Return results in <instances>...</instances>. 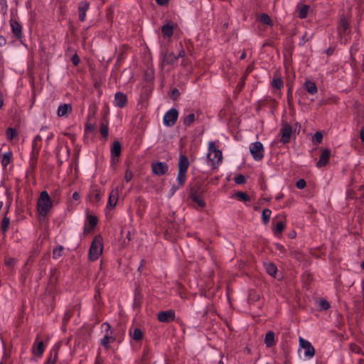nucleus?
<instances>
[{"label": "nucleus", "instance_id": "obj_14", "mask_svg": "<svg viewBox=\"0 0 364 364\" xmlns=\"http://www.w3.org/2000/svg\"><path fill=\"white\" fill-rule=\"evenodd\" d=\"M114 103L120 108L124 107L127 103V95L121 92H117L114 95Z\"/></svg>", "mask_w": 364, "mask_h": 364}, {"label": "nucleus", "instance_id": "obj_37", "mask_svg": "<svg viewBox=\"0 0 364 364\" xmlns=\"http://www.w3.org/2000/svg\"><path fill=\"white\" fill-rule=\"evenodd\" d=\"M63 247L60 245L55 248L53 251V257L55 259L60 258L63 255Z\"/></svg>", "mask_w": 364, "mask_h": 364}, {"label": "nucleus", "instance_id": "obj_23", "mask_svg": "<svg viewBox=\"0 0 364 364\" xmlns=\"http://www.w3.org/2000/svg\"><path fill=\"white\" fill-rule=\"evenodd\" d=\"M204 191L200 186L193 187L190 189L189 197L190 198L195 197H202L203 195Z\"/></svg>", "mask_w": 364, "mask_h": 364}, {"label": "nucleus", "instance_id": "obj_51", "mask_svg": "<svg viewBox=\"0 0 364 364\" xmlns=\"http://www.w3.org/2000/svg\"><path fill=\"white\" fill-rule=\"evenodd\" d=\"M37 159H38V156H36L35 158L33 157V155L31 154V158H30V168L32 169V170H34L36 166V163H37Z\"/></svg>", "mask_w": 364, "mask_h": 364}, {"label": "nucleus", "instance_id": "obj_16", "mask_svg": "<svg viewBox=\"0 0 364 364\" xmlns=\"http://www.w3.org/2000/svg\"><path fill=\"white\" fill-rule=\"evenodd\" d=\"M119 191L117 188L113 189L109 196L107 207L110 209L114 208L118 201Z\"/></svg>", "mask_w": 364, "mask_h": 364}, {"label": "nucleus", "instance_id": "obj_8", "mask_svg": "<svg viewBox=\"0 0 364 364\" xmlns=\"http://www.w3.org/2000/svg\"><path fill=\"white\" fill-rule=\"evenodd\" d=\"M178 60V57L173 52H165L161 58V67L163 69L166 65H174Z\"/></svg>", "mask_w": 364, "mask_h": 364}, {"label": "nucleus", "instance_id": "obj_10", "mask_svg": "<svg viewBox=\"0 0 364 364\" xmlns=\"http://www.w3.org/2000/svg\"><path fill=\"white\" fill-rule=\"evenodd\" d=\"M176 314L173 310L160 311L157 315V318L160 322L169 323L175 319Z\"/></svg>", "mask_w": 364, "mask_h": 364}, {"label": "nucleus", "instance_id": "obj_48", "mask_svg": "<svg viewBox=\"0 0 364 364\" xmlns=\"http://www.w3.org/2000/svg\"><path fill=\"white\" fill-rule=\"evenodd\" d=\"M323 139V134L320 132H317L313 136V141L316 143H321Z\"/></svg>", "mask_w": 364, "mask_h": 364}, {"label": "nucleus", "instance_id": "obj_47", "mask_svg": "<svg viewBox=\"0 0 364 364\" xmlns=\"http://www.w3.org/2000/svg\"><path fill=\"white\" fill-rule=\"evenodd\" d=\"M87 220H88V223L92 228H94L97 223V218L95 215H89L87 217Z\"/></svg>", "mask_w": 364, "mask_h": 364}, {"label": "nucleus", "instance_id": "obj_50", "mask_svg": "<svg viewBox=\"0 0 364 364\" xmlns=\"http://www.w3.org/2000/svg\"><path fill=\"white\" fill-rule=\"evenodd\" d=\"M102 329L105 330V333L113 334V332L111 330V326H110V325L108 323H107V322L106 323H103L102 324Z\"/></svg>", "mask_w": 364, "mask_h": 364}, {"label": "nucleus", "instance_id": "obj_29", "mask_svg": "<svg viewBox=\"0 0 364 364\" xmlns=\"http://www.w3.org/2000/svg\"><path fill=\"white\" fill-rule=\"evenodd\" d=\"M41 146V142L33 141L32 151L31 154L33 155V158H35L36 156H38Z\"/></svg>", "mask_w": 364, "mask_h": 364}, {"label": "nucleus", "instance_id": "obj_26", "mask_svg": "<svg viewBox=\"0 0 364 364\" xmlns=\"http://www.w3.org/2000/svg\"><path fill=\"white\" fill-rule=\"evenodd\" d=\"M129 334L132 339L136 341H141L143 337L141 330L138 328H134L133 331H130Z\"/></svg>", "mask_w": 364, "mask_h": 364}, {"label": "nucleus", "instance_id": "obj_63", "mask_svg": "<svg viewBox=\"0 0 364 364\" xmlns=\"http://www.w3.org/2000/svg\"><path fill=\"white\" fill-rule=\"evenodd\" d=\"M360 136L363 142H364V126L362 127L360 133Z\"/></svg>", "mask_w": 364, "mask_h": 364}, {"label": "nucleus", "instance_id": "obj_28", "mask_svg": "<svg viewBox=\"0 0 364 364\" xmlns=\"http://www.w3.org/2000/svg\"><path fill=\"white\" fill-rule=\"evenodd\" d=\"M267 272L271 275L274 276L277 274V267L272 263H267L264 264Z\"/></svg>", "mask_w": 364, "mask_h": 364}, {"label": "nucleus", "instance_id": "obj_36", "mask_svg": "<svg viewBox=\"0 0 364 364\" xmlns=\"http://www.w3.org/2000/svg\"><path fill=\"white\" fill-rule=\"evenodd\" d=\"M271 214L272 211L268 208H265L262 210V218L264 224L269 222Z\"/></svg>", "mask_w": 364, "mask_h": 364}, {"label": "nucleus", "instance_id": "obj_4", "mask_svg": "<svg viewBox=\"0 0 364 364\" xmlns=\"http://www.w3.org/2000/svg\"><path fill=\"white\" fill-rule=\"evenodd\" d=\"M250 153L256 161H261L264 157V146L259 141L252 143L250 145Z\"/></svg>", "mask_w": 364, "mask_h": 364}, {"label": "nucleus", "instance_id": "obj_18", "mask_svg": "<svg viewBox=\"0 0 364 364\" xmlns=\"http://www.w3.org/2000/svg\"><path fill=\"white\" fill-rule=\"evenodd\" d=\"M72 112V106L70 104L60 105L57 111L58 117H68V115Z\"/></svg>", "mask_w": 364, "mask_h": 364}, {"label": "nucleus", "instance_id": "obj_54", "mask_svg": "<svg viewBox=\"0 0 364 364\" xmlns=\"http://www.w3.org/2000/svg\"><path fill=\"white\" fill-rule=\"evenodd\" d=\"M71 60L75 65H77L80 63V58L76 53L72 57Z\"/></svg>", "mask_w": 364, "mask_h": 364}, {"label": "nucleus", "instance_id": "obj_27", "mask_svg": "<svg viewBox=\"0 0 364 364\" xmlns=\"http://www.w3.org/2000/svg\"><path fill=\"white\" fill-rule=\"evenodd\" d=\"M235 196L240 201L247 202L250 200V197L245 192L238 191L235 193Z\"/></svg>", "mask_w": 364, "mask_h": 364}, {"label": "nucleus", "instance_id": "obj_60", "mask_svg": "<svg viewBox=\"0 0 364 364\" xmlns=\"http://www.w3.org/2000/svg\"><path fill=\"white\" fill-rule=\"evenodd\" d=\"M94 129H95L94 125H92L91 124H87L85 127L86 132H87V131L92 132L94 130Z\"/></svg>", "mask_w": 364, "mask_h": 364}, {"label": "nucleus", "instance_id": "obj_35", "mask_svg": "<svg viewBox=\"0 0 364 364\" xmlns=\"http://www.w3.org/2000/svg\"><path fill=\"white\" fill-rule=\"evenodd\" d=\"M272 86L280 90L284 86L283 80L281 77H274L272 82Z\"/></svg>", "mask_w": 364, "mask_h": 364}, {"label": "nucleus", "instance_id": "obj_43", "mask_svg": "<svg viewBox=\"0 0 364 364\" xmlns=\"http://www.w3.org/2000/svg\"><path fill=\"white\" fill-rule=\"evenodd\" d=\"M57 359V351L53 350L51 351L50 356L48 358L46 364H54Z\"/></svg>", "mask_w": 364, "mask_h": 364}, {"label": "nucleus", "instance_id": "obj_53", "mask_svg": "<svg viewBox=\"0 0 364 364\" xmlns=\"http://www.w3.org/2000/svg\"><path fill=\"white\" fill-rule=\"evenodd\" d=\"M133 177V174L131 171H127L124 174V179L127 182H129Z\"/></svg>", "mask_w": 364, "mask_h": 364}, {"label": "nucleus", "instance_id": "obj_62", "mask_svg": "<svg viewBox=\"0 0 364 364\" xmlns=\"http://www.w3.org/2000/svg\"><path fill=\"white\" fill-rule=\"evenodd\" d=\"M277 249L280 251L281 252H285V248L283 245H279L277 244Z\"/></svg>", "mask_w": 364, "mask_h": 364}, {"label": "nucleus", "instance_id": "obj_22", "mask_svg": "<svg viewBox=\"0 0 364 364\" xmlns=\"http://www.w3.org/2000/svg\"><path fill=\"white\" fill-rule=\"evenodd\" d=\"M115 341V338L112 334L105 333L100 343L105 348H109V343H113Z\"/></svg>", "mask_w": 364, "mask_h": 364}, {"label": "nucleus", "instance_id": "obj_20", "mask_svg": "<svg viewBox=\"0 0 364 364\" xmlns=\"http://www.w3.org/2000/svg\"><path fill=\"white\" fill-rule=\"evenodd\" d=\"M274 336V333L272 331H269L266 333L264 343L267 347L270 348L275 345Z\"/></svg>", "mask_w": 364, "mask_h": 364}, {"label": "nucleus", "instance_id": "obj_41", "mask_svg": "<svg viewBox=\"0 0 364 364\" xmlns=\"http://www.w3.org/2000/svg\"><path fill=\"white\" fill-rule=\"evenodd\" d=\"M191 199L192 200L193 202L196 203L199 208H203L205 207L206 204H205V201L203 200V196L202 197H195V198H192Z\"/></svg>", "mask_w": 364, "mask_h": 364}, {"label": "nucleus", "instance_id": "obj_13", "mask_svg": "<svg viewBox=\"0 0 364 364\" xmlns=\"http://www.w3.org/2000/svg\"><path fill=\"white\" fill-rule=\"evenodd\" d=\"M11 28L14 36L18 38L21 39L22 38V26L15 19L11 18L10 20Z\"/></svg>", "mask_w": 364, "mask_h": 364}, {"label": "nucleus", "instance_id": "obj_56", "mask_svg": "<svg viewBox=\"0 0 364 364\" xmlns=\"http://www.w3.org/2000/svg\"><path fill=\"white\" fill-rule=\"evenodd\" d=\"M179 188H181V186H179V185L178 186L173 185L170 190L171 196H173Z\"/></svg>", "mask_w": 364, "mask_h": 364}, {"label": "nucleus", "instance_id": "obj_38", "mask_svg": "<svg viewBox=\"0 0 364 364\" xmlns=\"http://www.w3.org/2000/svg\"><path fill=\"white\" fill-rule=\"evenodd\" d=\"M11 156L12 155H11V152L5 153L3 155V157L1 159V164L4 167H6L9 165V164L10 163L11 159Z\"/></svg>", "mask_w": 364, "mask_h": 364}, {"label": "nucleus", "instance_id": "obj_19", "mask_svg": "<svg viewBox=\"0 0 364 364\" xmlns=\"http://www.w3.org/2000/svg\"><path fill=\"white\" fill-rule=\"evenodd\" d=\"M190 163L187 156L184 155H180L178 161V171L180 172H187L189 167Z\"/></svg>", "mask_w": 364, "mask_h": 364}, {"label": "nucleus", "instance_id": "obj_58", "mask_svg": "<svg viewBox=\"0 0 364 364\" xmlns=\"http://www.w3.org/2000/svg\"><path fill=\"white\" fill-rule=\"evenodd\" d=\"M169 0H156V3L160 6H164L168 4Z\"/></svg>", "mask_w": 364, "mask_h": 364}, {"label": "nucleus", "instance_id": "obj_45", "mask_svg": "<svg viewBox=\"0 0 364 364\" xmlns=\"http://www.w3.org/2000/svg\"><path fill=\"white\" fill-rule=\"evenodd\" d=\"M290 255L297 260H301L303 258V255L301 252L296 250H291L290 251Z\"/></svg>", "mask_w": 364, "mask_h": 364}, {"label": "nucleus", "instance_id": "obj_42", "mask_svg": "<svg viewBox=\"0 0 364 364\" xmlns=\"http://www.w3.org/2000/svg\"><path fill=\"white\" fill-rule=\"evenodd\" d=\"M313 37V33L305 32V33L302 36L299 45H304L306 42L310 41Z\"/></svg>", "mask_w": 364, "mask_h": 364}, {"label": "nucleus", "instance_id": "obj_44", "mask_svg": "<svg viewBox=\"0 0 364 364\" xmlns=\"http://www.w3.org/2000/svg\"><path fill=\"white\" fill-rule=\"evenodd\" d=\"M100 134H102V136L104 137V138H107V136H108V134H109V128H108V125L106 124H101V127H100Z\"/></svg>", "mask_w": 364, "mask_h": 364}, {"label": "nucleus", "instance_id": "obj_12", "mask_svg": "<svg viewBox=\"0 0 364 364\" xmlns=\"http://www.w3.org/2000/svg\"><path fill=\"white\" fill-rule=\"evenodd\" d=\"M331 156V151L328 149H323L321 154L320 159L316 163V166L318 168H321L326 166L329 161Z\"/></svg>", "mask_w": 364, "mask_h": 364}, {"label": "nucleus", "instance_id": "obj_57", "mask_svg": "<svg viewBox=\"0 0 364 364\" xmlns=\"http://www.w3.org/2000/svg\"><path fill=\"white\" fill-rule=\"evenodd\" d=\"M185 55H186V53L184 51L183 49H181L179 52H178V54L177 55H176V57H178V59L179 58H185Z\"/></svg>", "mask_w": 364, "mask_h": 364}, {"label": "nucleus", "instance_id": "obj_3", "mask_svg": "<svg viewBox=\"0 0 364 364\" xmlns=\"http://www.w3.org/2000/svg\"><path fill=\"white\" fill-rule=\"evenodd\" d=\"M103 250L102 242L100 237H95L89 250V259L95 261L102 255Z\"/></svg>", "mask_w": 364, "mask_h": 364}, {"label": "nucleus", "instance_id": "obj_11", "mask_svg": "<svg viewBox=\"0 0 364 364\" xmlns=\"http://www.w3.org/2000/svg\"><path fill=\"white\" fill-rule=\"evenodd\" d=\"M11 203V200L7 203L6 210L4 211V217L3 218L1 223V230L4 235H5L8 231L10 225V219L6 216V215L9 213Z\"/></svg>", "mask_w": 364, "mask_h": 364}, {"label": "nucleus", "instance_id": "obj_7", "mask_svg": "<svg viewBox=\"0 0 364 364\" xmlns=\"http://www.w3.org/2000/svg\"><path fill=\"white\" fill-rule=\"evenodd\" d=\"M299 346L304 350V355L306 358H311L315 355V349L311 343L304 338L299 337Z\"/></svg>", "mask_w": 364, "mask_h": 364}, {"label": "nucleus", "instance_id": "obj_9", "mask_svg": "<svg viewBox=\"0 0 364 364\" xmlns=\"http://www.w3.org/2000/svg\"><path fill=\"white\" fill-rule=\"evenodd\" d=\"M151 169L155 175L163 176L168 171V166L164 162L157 161L151 164Z\"/></svg>", "mask_w": 364, "mask_h": 364}, {"label": "nucleus", "instance_id": "obj_25", "mask_svg": "<svg viewBox=\"0 0 364 364\" xmlns=\"http://www.w3.org/2000/svg\"><path fill=\"white\" fill-rule=\"evenodd\" d=\"M162 33L166 37H171L173 33V28L171 23H168L164 25L161 28Z\"/></svg>", "mask_w": 364, "mask_h": 364}, {"label": "nucleus", "instance_id": "obj_31", "mask_svg": "<svg viewBox=\"0 0 364 364\" xmlns=\"http://www.w3.org/2000/svg\"><path fill=\"white\" fill-rule=\"evenodd\" d=\"M186 173L185 172H180L178 171V176H177V182L179 185V186L183 187L186 183Z\"/></svg>", "mask_w": 364, "mask_h": 364}, {"label": "nucleus", "instance_id": "obj_55", "mask_svg": "<svg viewBox=\"0 0 364 364\" xmlns=\"http://www.w3.org/2000/svg\"><path fill=\"white\" fill-rule=\"evenodd\" d=\"M178 95H179V91L176 88H174L171 91V98L176 99Z\"/></svg>", "mask_w": 364, "mask_h": 364}, {"label": "nucleus", "instance_id": "obj_5", "mask_svg": "<svg viewBox=\"0 0 364 364\" xmlns=\"http://www.w3.org/2000/svg\"><path fill=\"white\" fill-rule=\"evenodd\" d=\"M178 117V112L177 109L172 108L166 112L164 116V124L166 127H173Z\"/></svg>", "mask_w": 364, "mask_h": 364}, {"label": "nucleus", "instance_id": "obj_15", "mask_svg": "<svg viewBox=\"0 0 364 364\" xmlns=\"http://www.w3.org/2000/svg\"><path fill=\"white\" fill-rule=\"evenodd\" d=\"M90 4L87 1H84L79 3L78 12H79V20L84 21L86 17V12L88 10Z\"/></svg>", "mask_w": 364, "mask_h": 364}, {"label": "nucleus", "instance_id": "obj_21", "mask_svg": "<svg viewBox=\"0 0 364 364\" xmlns=\"http://www.w3.org/2000/svg\"><path fill=\"white\" fill-rule=\"evenodd\" d=\"M304 87L306 89V90L311 95H314L318 92V89L315 82L312 81L306 80L304 82Z\"/></svg>", "mask_w": 364, "mask_h": 364}, {"label": "nucleus", "instance_id": "obj_64", "mask_svg": "<svg viewBox=\"0 0 364 364\" xmlns=\"http://www.w3.org/2000/svg\"><path fill=\"white\" fill-rule=\"evenodd\" d=\"M73 198L75 200H77L80 198V195L77 192H75L73 194Z\"/></svg>", "mask_w": 364, "mask_h": 364}, {"label": "nucleus", "instance_id": "obj_49", "mask_svg": "<svg viewBox=\"0 0 364 364\" xmlns=\"http://www.w3.org/2000/svg\"><path fill=\"white\" fill-rule=\"evenodd\" d=\"M245 177L242 174L237 175V176L235 177V182L237 184H243L245 183Z\"/></svg>", "mask_w": 364, "mask_h": 364}, {"label": "nucleus", "instance_id": "obj_6", "mask_svg": "<svg viewBox=\"0 0 364 364\" xmlns=\"http://www.w3.org/2000/svg\"><path fill=\"white\" fill-rule=\"evenodd\" d=\"M279 133L281 134L280 141L282 144H287L290 141L292 134V127L287 122H282Z\"/></svg>", "mask_w": 364, "mask_h": 364}, {"label": "nucleus", "instance_id": "obj_59", "mask_svg": "<svg viewBox=\"0 0 364 364\" xmlns=\"http://www.w3.org/2000/svg\"><path fill=\"white\" fill-rule=\"evenodd\" d=\"M190 63V61L189 60L186 59V58H183L182 61H181V65L183 66V67H186L189 65Z\"/></svg>", "mask_w": 364, "mask_h": 364}, {"label": "nucleus", "instance_id": "obj_40", "mask_svg": "<svg viewBox=\"0 0 364 364\" xmlns=\"http://www.w3.org/2000/svg\"><path fill=\"white\" fill-rule=\"evenodd\" d=\"M348 27H349V25H348V23L347 22V21L345 19H341V21L340 22L339 28H338L340 34L342 32L346 33L348 31Z\"/></svg>", "mask_w": 364, "mask_h": 364}, {"label": "nucleus", "instance_id": "obj_24", "mask_svg": "<svg viewBox=\"0 0 364 364\" xmlns=\"http://www.w3.org/2000/svg\"><path fill=\"white\" fill-rule=\"evenodd\" d=\"M121 144L118 141H115L111 149V156L114 157H119L121 154Z\"/></svg>", "mask_w": 364, "mask_h": 364}, {"label": "nucleus", "instance_id": "obj_2", "mask_svg": "<svg viewBox=\"0 0 364 364\" xmlns=\"http://www.w3.org/2000/svg\"><path fill=\"white\" fill-rule=\"evenodd\" d=\"M208 159L214 168L222 161L223 156L220 150L218 149L215 141L208 143Z\"/></svg>", "mask_w": 364, "mask_h": 364}, {"label": "nucleus", "instance_id": "obj_39", "mask_svg": "<svg viewBox=\"0 0 364 364\" xmlns=\"http://www.w3.org/2000/svg\"><path fill=\"white\" fill-rule=\"evenodd\" d=\"M285 225L283 222L280 221L277 223L275 228H274V235H277L281 234L284 230Z\"/></svg>", "mask_w": 364, "mask_h": 364}, {"label": "nucleus", "instance_id": "obj_34", "mask_svg": "<svg viewBox=\"0 0 364 364\" xmlns=\"http://www.w3.org/2000/svg\"><path fill=\"white\" fill-rule=\"evenodd\" d=\"M7 139L10 141L17 136V132L14 128L9 127L6 131Z\"/></svg>", "mask_w": 364, "mask_h": 364}, {"label": "nucleus", "instance_id": "obj_33", "mask_svg": "<svg viewBox=\"0 0 364 364\" xmlns=\"http://www.w3.org/2000/svg\"><path fill=\"white\" fill-rule=\"evenodd\" d=\"M310 7L307 5H303L299 10V17L305 18L307 16Z\"/></svg>", "mask_w": 364, "mask_h": 364}, {"label": "nucleus", "instance_id": "obj_46", "mask_svg": "<svg viewBox=\"0 0 364 364\" xmlns=\"http://www.w3.org/2000/svg\"><path fill=\"white\" fill-rule=\"evenodd\" d=\"M318 306L321 310H328L330 308L329 303L325 299L320 300Z\"/></svg>", "mask_w": 364, "mask_h": 364}, {"label": "nucleus", "instance_id": "obj_61", "mask_svg": "<svg viewBox=\"0 0 364 364\" xmlns=\"http://www.w3.org/2000/svg\"><path fill=\"white\" fill-rule=\"evenodd\" d=\"M14 259L13 258H9L6 260V264L8 266H11L14 264Z\"/></svg>", "mask_w": 364, "mask_h": 364}, {"label": "nucleus", "instance_id": "obj_52", "mask_svg": "<svg viewBox=\"0 0 364 364\" xmlns=\"http://www.w3.org/2000/svg\"><path fill=\"white\" fill-rule=\"evenodd\" d=\"M296 188H299V189H303L306 187V183L304 179H299L297 182H296Z\"/></svg>", "mask_w": 364, "mask_h": 364}, {"label": "nucleus", "instance_id": "obj_30", "mask_svg": "<svg viewBox=\"0 0 364 364\" xmlns=\"http://www.w3.org/2000/svg\"><path fill=\"white\" fill-rule=\"evenodd\" d=\"M259 21L263 23V24H265V25H268V26H272L273 25V22L271 19V18L269 17V15L266 14H262L260 16H259Z\"/></svg>", "mask_w": 364, "mask_h": 364}, {"label": "nucleus", "instance_id": "obj_1", "mask_svg": "<svg viewBox=\"0 0 364 364\" xmlns=\"http://www.w3.org/2000/svg\"><path fill=\"white\" fill-rule=\"evenodd\" d=\"M38 211L41 216L46 217L53 207V201L48 192L44 191L40 194L37 203Z\"/></svg>", "mask_w": 364, "mask_h": 364}, {"label": "nucleus", "instance_id": "obj_32", "mask_svg": "<svg viewBox=\"0 0 364 364\" xmlns=\"http://www.w3.org/2000/svg\"><path fill=\"white\" fill-rule=\"evenodd\" d=\"M195 121V114L191 113L183 118V122L186 127H189Z\"/></svg>", "mask_w": 364, "mask_h": 364}, {"label": "nucleus", "instance_id": "obj_17", "mask_svg": "<svg viewBox=\"0 0 364 364\" xmlns=\"http://www.w3.org/2000/svg\"><path fill=\"white\" fill-rule=\"evenodd\" d=\"M33 353L41 356L44 352V343L43 341H38V336L36 337V341L33 344Z\"/></svg>", "mask_w": 364, "mask_h": 364}]
</instances>
